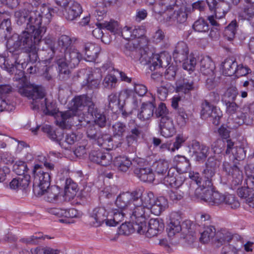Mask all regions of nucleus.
<instances>
[{
	"label": "nucleus",
	"instance_id": "nucleus-21",
	"mask_svg": "<svg viewBox=\"0 0 254 254\" xmlns=\"http://www.w3.org/2000/svg\"><path fill=\"white\" fill-rule=\"evenodd\" d=\"M164 225L162 220L158 219H151L148 223L145 234L147 237L151 238L161 233L164 230Z\"/></svg>",
	"mask_w": 254,
	"mask_h": 254
},
{
	"label": "nucleus",
	"instance_id": "nucleus-11",
	"mask_svg": "<svg viewBox=\"0 0 254 254\" xmlns=\"http://www.w3.org/2000/svg\"><path fill=\"white\" fill-rule=\"evenodd\" d=\"M139 195V193L135 190L131 193L123 192L117 196L115 204L119 209L125 211V213L127 214V210L131 207L134 201H135Z\"/></svg>",
	"mask_w": 254,
	"mask_h": 254
},
{
	"label": "nucleus",
	"instance_id": "nucleus-25",
	"mask_svg": "<svg viewBox=\"0 0 254 254\" xmlns=\"http://www.w3.org/2000/svg\"><path fill=\"white\" fill-rule=\"evenodd\" d=\"M88 110V113L90 114L94 119V125L98 126L100 127H106L107 124V119L105 114L99 109L95 105L90 106Z\"/></svg>",
	"mask_w": 254,
	"mask_h": 254
},
{
	"label": "nucleus",
	"instance_id": "nucleus-55",
	"mask_svg": "<svg viewBox=\"0 0 254 254\" xmlns=\"http://www.w3.org/2000/svg\"><path fill=\"white\" fill-rule=\"evenodd\" d=\"M206 3L211 11H214L215 16H217V13H223L224 15V10L222 9L224 4L222 2L218 3L216 0H206Z\"/></svg>",
	"mask_w": 254,
	"mask_h": 254
},
{
	"label": "nucleus",
	"instance_id": "nucleus-18",
	"mask_svg": "<svg viewBox=\"0 0 254 254\" xmlns=\"http://www.w3.org/2000/svg\"><path fill=\"white\" fill-rule=\"evenodd\" d=\"M151 99L148 102L142 104L139 112L137 114L138 118L141 121H145L149 119L154 115L155 108V98L152 95Z\"/></svg>",
	"mask_w": 254,
	"mask_h": 254
},
{
	"label": "nucleus",
	"instance_id": "nucleus-51",
	"mask_svg": "<svg viewBox=\"0 0 254 254\" xmlns=\"http://www.w3.org/2000/svg\"><path fill=\"white\" fill-rule=\"evenodd\" d=\"M125 211L121 210V209H115L113 210V219H110V223H112L113 226H116L120 222H122L124 217H128L127 214H126Z\"/></svg>",
	"mask_w": 254,
	"mask_h": 254
},
{
	"label": "nucleus",
	"instance_id": "nucleus-20",
	"mask_svg": "<svg viewBox=\"0 0 254 254\" xmlns=\"http://www.w3.org/2000/svg\"><path fill=\"white\" fill-rule=\"evenodd\" d=\"M171 61V57L168 53H162L153 57L149 68L153 71L161 67H166L170 64Z\"/></svg>",
	"mask_w": 254,
	"mask_h": 254
},
{
	"label": "nucleus",
	"instance_id": "nucleus-2",
	"mask_svg": "<svg viewBox=\"0 0 254 254\" xmlns=\"http://www.w3.org/2000/svg\"><path fill=\"white\" fill-rule=\"evenodd\" d=\"M40 33V31L32 32L31 30L25 28L24 30L17 35L16 40H14L13 37L7 40L6 46L8 51L16 55L14 57V64H20L16 55L21 51H31L42 41L43 36Z\"/></svg>",
	"mask_w": 254,
	"mask_h": 254
},
{
	"label": "nucleus",
	"instance_id": "nucleus-42",
	"mask_svg": "<svg viewBox=\"0 0 254 254\" xmlns=\"http://www.w3.org/2000/svg\"><path fill=\"white\" fill-rule=\"evenodd\" d=\"M142 131L141 127L138 125L135 124L126 136V140L128 145H130L134 142H137L140 137Z\"/></svg>",
	"mask_w": 254,
	"mask_h": 254
},
{
	"label": "nucleus",
	"instance_id": "nucleus-52",
	"mask_svg": "<svg viewBox=\"0 0 254 254\" xmlns=\"http://www.w3.org/2000/svg\"><path fill=\"white\" fill-rule=\"evenodd\" d=\"M99 25L100 27L106 29L114 34L118 33L120 31L119 25L117 21L111 20L110 21H105L99 23Z\"/></svg>",
	"mask_w": 254,
	"mask_h": 254
},
{
	"label": "nucleus",
	"instance_id": "nucleus-50",
	"mask_svg": "<svg viewBox=\"0 0 254 254\" xmlns=\"http://www.w3.org/2000/svg\"><path fill=\"white\" fill-rule=\"evenodd\" d=\"M154 115L157 118H160V121L164 119H169L171 117V113H169L165 104L160 103L154 112Z\"/></svg>",
	"mask_w": 254,
	"mask_h": 254
},
{
	"label": "nucleus",
	"instance_id": "nucleus-6",
	"mask_svg": "<svg viewBox=\"0 0 254 254\" xmlns=\"http://www.w3.org/2000/svg\"><path fill=\"white\" fill-rule=\"evenodd\" d=\"M34 177L33 190L38 192H44L51 183V172H46L41 165L35 164L32 170Z\"/></svg>",
	"mask_w": 254,
	"mask_h": 254
},
{
	"label": "nucleus",
	"instance_id": "nucleus-37",
	"mask_svg": "<svg viewBox=\"0 0 254 254\" xmlns=\"http://www.w3.org/2000/svg\"><path fill=\"white\" fill-rule=\"evenodd\" d=\"M113 164L115 168L119 171L126 172L130 167L132 162L128 157L119 156L115 158Z\"/></svg>",
	"mask_w": 254,
	"mask_h": 254
},
{
	"label": "nucleus",
	"instance_id": "nucleus-58",
	"mask_svg": "<svg viewBox=\"0 0 254 254\" xmlns=\"http://www.w3.org/2000/svg\"><path fill=\"white\" fill-rule=\"evenodd\" d=\"M225 141L220 138L217 139L211 144V149L215 154H220L224 149Z\"/></svg>",
	"mask_w": 254,
	"mask_h": 254
},
{
	"label": "nucleus",
	"instance_id": "nucleus-39",
	"mask_svg": "<svg viewBox=\"0 0 254 254\" xmlns=\"http://www.w3.org/2000/svg\"><path fill=\"white\" fill-rule=\"evenodd\" d=\"M37 193L38 195H45V198L48 201L53 202L58 200L60 193V189L56 186H50L44 192L40 191Z\"/></svg>",
	"mask_w": 254,
	"mask_h": 254
},
{
	"label": "nucleus",
	"instance_id": "nucleus-19",
	"mask_svg": "<svg viewBox=\"0 0 254 254\" xmlns=\"http://www.w3.org/2000/svg\"><path fill=\"white\" fill-rule=\"evenodd\" d=\"M200 72L205 75L209 77L206 79V81H211L215 78L214 70L215 66L214 63L209 57H205L202 58L200 61Z\"/></svg>",
	"mask_w": 254,
	"mask_h": 254
},
{
	"label": "nucleus",
	"instance_id": "nucleus-31",
	"mask_svg": "<svg viewBox=\"0 0 254 254\" xmlns=\"http://www.w3.org/2000/svg\"><path fill=\"white\" fill-rule=\"evenodd\" d=\"M208 147L195 142L192 144V157L196 161H203L208 155Z\"/></svg>",
	"mask_w": 254,
	"mask_h": 254
},
{
	"label": "nucleus",
	"instance_id": "nucleus-9",
	"mask_svg": "<svg viewBox=\"0 0 254 254\" xmlns=\"http://www.w3.org/2000/svg\"><path fill=\"white\" fill-rule=\"evenodd\" d=\"M200 116L202 119L210 118L215 126H218L220 123V119L222 114L219 109L211 105L207 100H204L201 105Z\"/></svg>",
	"mask_w": 254,
	"mask_h": 254
},
{
	"label": "nucleus",
	"instance_id": "nucleus-57",
	"mask_svg": "<svg viewBox=\"0 0 254 254\" xmlns=\"http://www.w3.org/2000/svg\"><path fill=\"white\" fill-rule=\"evenodd\" d=\"M13 171L18 176L28 175L25 174L28 168L25 162L21 161L16 162L13 166Z\"/></svg>",
	"mask_w": 254,
	"mask_h": 254
},
{
	"label": "nucleus",
	"instance_id": "nucleus-59",
	"mask_svg": "<svg viewBox=\"0 0 254 254\" xmlns=\"http://www.w3.org/2000/svg\"><path fill=\"white\" fill-rule=\"evenodd\" d=\"M223 203L228 205L232 209H236L240 206V203L232 194L226 195Z\"/></svg>",
	"mask_w": 254,
	"mask_h": 254
},
{
	"label": "nucleus",
	"instance_id": "nucleus-45",
	"mask_svg": "<svg viewBox=\"0 0 254 254\" xmlns=\"http://www.w3.org/2000/svg\"><path fill=\"white\" fill-rule=\"evenodd\" d=\"M109 108L113 112H118L119 109L120 111L123 112V115H125L127 114L126 112H123V105H120V99L115 94L112 93L108 96Z\"/></svg>",
	"mask_w": 254,
	"mask_h": 254
},
{
	"label": "nucleus",
	"instance_id": "nucleus-40",
	"mask_svg": "<svg viewBox=\"0 0 254 254\" xmlns=\"http://www.w3.org/2000/svg\"><path fill=\"white\" fill-rule=\"evenodd\" d=\"M238 63L236 60L227 58L222 63L223 73L226 76H232L236 73Z\"/></svg>",
	"mask_w": 254,
	"mask_h": 254
},
{
	"label": "nucleus",
	"instance_id": "nucleus-53",
	"mask_svg": "<svg viewBox=\"0 0 254 254\" xmlns=\"http://www.w3.org/2000/svg\"><path fill=\"white\" fill-rule=\"evenodd\" d=\"M192 28L194 31L198 32H206L209 30L208 24L202 18H199L194 22Z\"/></svg>",
	"mask_w": 254,
	"mask_h": 254
},
{
	"label": "nucleus",
	"instance_id": "nucleus-7",
	"mask_svg": "<svg viewBox=\"0 0 254 254\" xmlns=\"http://www.w3.org/2000/svg\"><path fill=\"white\" fill-rule=\"evenodd\" d=\"M127 214L132 221L146 229V219L149 217V209L140 203L137 198L134 201L131 207L127 210Z\"/></svg>",
	"mask_w": 254,
	"mask_h": 254
},
{
	"label": "nucleus",
	"instance_id": "nucleus-26",
	"mask_svg": "<svg viewBox=\"0 0 254 254\" xmlns=\"http://www.w3.org/2000/svg\"><path fill=\"white\" fill-rule=\"evenodd\" d=\"M83 50L86 56L85 58L86 61L94 62L98 57L101 48L95 43L87 42L83 45Z\"/></svg>",
	"mask_w": 254,
	"mask_h": 254
},
{
	"label": "nucleus",
	"instance_id": "nucleus-4",
	"mask_svg": "<svg viewBox=\"0 0 254 254\" xmlns=\"http://www.w3.org/2000/svg\"><path fill=\"white\" fill-rule=\"evenodd\" d=\"M82 58V55L77 49L71 48L63 54L56 55L55 61L58 65L59 76L63 80L69 77L70 68L77 65Z\"/></svg>",
	"mask_w": 254,
	"mask_h": 254
},
{
	"label": "nucleus",
	"instance_id": "nucleus-60",
	"mask_svg": "<svg viewBox=\"0 0 254 254\" xmlns=\"http://www.w3.org/2000/svg\"><path fill=\"white\" fill-rule=\"evenodd\" d=\"M144 48H141L142 50H140L138 53V57L134 58V60L139 61L141 64L145 65L151 63V61L150 56L146 53Z\"/></svg>",
	"mask_w": 254,
	"mask_h": 254
},
{
	"label": "nucleus",
	"instance_id": "nucleus-22",
	"mask_svg": "<svg viewBox=\"0 0 254 254\" xmlns=\"http://www.w3.org/2000/svg\"><path fill=\"white\" fill-rule=\"evenodd\" d=\"M91 98L89 96L83 95L75 97L72 100L71 108L77 112V110L81 111L85 107H88V110L90 106H94Z\"/></svg>",
	"mask_w": 254,
	"mask_h": 254
},
{
	"label": "nucleus",
	"instance_id": "nucleus-16",
	"mask_svg": "<svg viewBox=\"0 0 254 254\" xmlns=\"http://www.w3.org/2000/svg\"><path fill=\"white\" fill-rule=\"evenodd\" d=\"M89 158L91 161L104 166L110 165L113 159L109 153L99 150L92 151L89 154Z\"/></svg>",
	"mask_w": 254,
	"mask_h": 254
},
{
	"label": "nucleus",
	"instance_id": "nucleus-3",
	"mask_svg": "<svg viewBox=\"0 0 254 254\" xmlns=\"http://www.w3.org/2000/svg\"><path fill=\"white\" fill-rule=\"evenodd\" d=\"M19 92L32 100L31 109L33 110L38 111L41 109L48 115H54L56 113L55 105L45 98V90L42 87L32 85L19 89Z\"/></svg>",
	"mask_w": 254,
	"mask_h": 254
},
{
	"label": "nucleus",
	"instance_id": "nucleus-49",
	"mask_svg": "<svg viewBox=\"0 0 254 254\" xmlns=\"http://www.w3.org/2000/svg\"><path fill=\"white\" fill-rule=\"evenodd\" d=\"M216 171L211 169L205 167L202 171L203 183L202 186L211 187L212 181L215 175Z\"/></svg>",
	"mask_w": 254,
	"mask_h": 254
},
{
	"label": "nucleus",
	"instance_id": "nucleus-41",
	"mask_svg": "<svg viewBox=\"0 0 254 254\" xmlns=\"http://www.w3.org/2000/svg\"><path fill=\"white\" fill-rule=\"evenodd\" d=\"M135 191L139 193L140 194L137 198V200L145 207L149 209L152 203L154 202L156 198L153 193L151 191H148L142 193L140 190H135Z\"/></svg>",
	"mask_w": 254,
	"mask_h": 254
},
{
	"label": "nucleus",
	"instance_id": "nucleus-62",
	"mask_svg": "<svg viewBox=\"0 0 254 254\" xmlns=\"http://www.w3.org/2000/svg\"><path fill=\"white\" fill-rule=\"evenodd\" d=\"M3 64V68L6 70L8 72L12 73L14 69L15 65L13 63L9 61V59L3 55L0 56V64Z\"/></svg>",
	"mask_w": 254,
	"mask_h": 254
},
{
	"label": "nucleus",
	"instance_id": "nucleus-64",
	"mask_svg": "<svg viewBox=\"0 0 254 254\" xmlns=\"http://www.w3.org/2000/svg\"><path fill=\"white\" fill-rule=\"evenodd\" d=\"M224 102L226 106V113L230 115H233L237 113L239 109V106L234 101H227L225 100Z\"/></svg>",
	"mask_w": 254,
	"mask_h": 254
},
{
	"label": "nucleus",
	"instance_id": "nucleus-17",
	"mask_svg": "<svg viewBox=\"0 0 254 254\" xmlns=\"http://www.w3.org/2000/svg\"><path fill=\"white\" fill-rule=\"evenodd\" d=\"M176 85V92L184 94H188L198 88V85L194 83L191 77L180 79L177 81Z\"/></svg>",
	"mask_w": 254,
	"mask_h": 254
},
{
	"label": "nucleus",
	"instance_id": "nucleus-13",
	"mask_svg": "<svg viewBox=\"0 0 254 254\" xmlns=\"http://www.w3.org/2000/svg\"><path fill=\"white\" fill-rule=\"evenodd\" d=\"M163 183L166 186L175 188H181L182 189L185 187L183 180L174 168H170L169 170L167 175L163 180Z\"/></svg>",
	"mask_w": 254,
	"mask_h": 254
},
{
	"label": "nucleus",
	"instance_id": "nucleus-61",
	"mask_svg": "<svg viewBox=\"0 0 254 254\" xmlns=\"http://www.w3.org/2000/svg\"><path fill=\"white\" fill-rule=\"evenodd\" d=\"M117 79L114 75L108 74L104 79L103 85L106 88L110 89L115 87Z\"/></svg>",
	"mask_w": 254,
	"mask_h": 254
},
{
	"label": "nucleus",
	"instance_id": "nucleus-1",
	"mask_svg": "<svg viewBox=\"0 0 254 254\" xmlns=\"http://www.w3.org/2000/svg\"><path fill=\"white\" fill-rule=\"evenodd\" d=\"M52 13H54L53 9L44 6L40 9H20L15 12L14 16L18 25L26 24L27 29L32 32L39 31V34L43 36L47 31L45 25L50 22Z\"/></svg>",
	"mask_w": 254,
	"mask_h": 254
},
{
	"label": "nucleus",
	"instance_id": "nucleus-15",
	"mask_svg": "<svg viewBox=\"0 0 254 254\" xmlns=\"http://www.w3.org/2000/svg\"><path fill=\"white\" fill-rule=\"evenodd\" d=\"M181 98L180 96L174 97L172 99V107L176 110L177 114V122L181 126L186 125L189 120V115L186 109L181 106L180 102Z\"/></svg>",
	"mask_w": 254,
	"mask_h": 254
},
{
	"label": "nucleus",
	"instance_id": "nucleus-24",
	"mask_svg": "<svg viewBox=\"0 0 254 254\" xmlns=\"http://www.w3.org/2000/svg\"><path fill=\"white\" fill-rule=\"evenodd\" d=\"M159 128L161 134L165 137H170L176 133L173 120L172 118L164 119L159 122Z\"/></svg>",
	"mask_w": 254,
	"mask_h": 254
},
{
	"label": "nucleus",
	"instance_id": "nucleus-34",
	"mask_svg": "<svg viewBox=\"0 0 254 254\" xmlns=\"http://www.w3.org/2000/svg\"><path fill=\"white\" fill-rule=\"evenodd\" d=\"M135 175L142 181L151 182L154 180L152 169L148 167H137L134 170Z\"/></svg>",
	"mask_w": 254,
	"mask_h": 254
},
{
	"label": "nucleus",
	"instance_id": "nucleus-5",
	"mask_svg": "<svg viewBox=\"0 0 254 254\" xmlns=\"http://www.w3.org/2000/svg\"><path fill=\"white\" fill-rule=\"evenodd\" d=\"M234 159L225 161L223 164V170L227 175L233 179L234 184L239 185L243 179V174L240 161L246 157V150L241 147L235 148L232 151Z\"/></svg>",
	"mask_w": 254,
	"mask_h": 254
},
{
	"label": "nucleus",
	"instance_id": "nucleus-32",
	"mask_svg": "<svg viewBox=\"0 0 254 254\" xmlns=\"http://www.w3.org/2000/svg\"><path fill=\"white\" fill-rule=\"evenodd\" d=\"M168 207L167 199L163 196H160L155 198L154 202L152 203L149 208V212H151L155 215H159Z\"/></svg>",
	"mask_w": 254,
	"mask_h": 254
},
{
	"label": "nucleus",
	"instance_id": "nucleus-12",
	"mask_svg": "<svg viewBox=\"0 0 254 254\" xmlns=\"http://www.w3.org/2000/svg\"><path fill=\"white\" fill-rule=\"evenodd\" d=\"M147 43L146 39L130 40L124 45L122 50L126 55L134 60V58L138 57V53L140 50H142L141 48H144L147 45Z\"/></svg>",
	"mask_w": 254,
	"mask_h": 254
},
{
	"label": "nucleus",
	"instance_id": "nucleus-8",
	"mask_svg": "<svg viewBox=\"0 0 254 254\" xmlns=\"http://www.w3.org/2000/svg\"><path fill=\"white\" fill-rule=\"evenodd\" d=\"M86 134L88 138L93 143L97 144L98 145L103 146L107 149H112L113 145L109 144L112 141V138L107 134H104L99 129L96 127L95 125L89 124L87 128Z\"/></svg>",
	"mask_w": 254,
	"mask_h": 254
},
{
	"label": "nucleus",
	"instance_id": "nucleus-10",
	"mask_svg": "<svg viewBox=\"0 0 254 254\" xmlns=\"http://www.w3.org/2000/svg\"><path fill=\"white\" fill-rule=\"evenodd\" d=\"M13 88L10 84L0 85V113L4 111H11L14 108V103L9 98V94Z\"/></svg>",
	"mask_w": 254,
	"mask_h": 254
},
{
	"label": "nucleus",
	"instance_id": "nucleus-14",
	"mask_svg": "<svg viewBox=\"0 0 254 254\" xmlns=\"http://www.w3.org/2000/svg\"><path fill=\"white\" fill-rule=\"evenodd\" d=\"M107 212L104 207L94 208L90 214L91 222L95 227H98L105 222L107 225L113 226V224L110 223L109 219H107Z\"/></svg>",
	"mask_w": 254,
	"mask_h": 254
},
{
	"label": "nucleus",
	"instance_id": "nucleus-44",
	"mask_svg": "<svg viewBox=\"0 0 254 254\" xmlns=\"http://www.w3.org/2000/svg\"><path fill=\"white\" fill-rule=\"evenodd\" d=\"M190 8L187 7H179L178 10H175L172 15V18L177 23L182 24L185 23L188 18V12Z\"/></svg>",
	"mask_w": 254,
	"mask_h": 254
},
{
	"label": "nucleus",
	"instance_id": "nucleus-36",
	"mask_svg": "<svg viewBox=\"0 0 254 254\" xmlns=\"http://www.w3.org/2000/svg\"><path fill=\"white\" fill-rule=\"evenodd\" d=\"M30 179V175L18 176L10 182L9 187L10 189L13 190L17 189L24 190L28 186Z\"/></svg>",
	"mask_w": 254,
	"mask_h": 254
},
{
	"label": "nucleus",
	"instance_id": "nucleus-33",
	"mask_svg": "<svg viewBox=\"0 0 254 254\" xmlns=\"http://www.w3.org/2000/svg\"><path fill=\"white\" fill-rule=\"evenodd\" d=\"M247 4L244 5L242 17L254 27V0H245Z\"/></svg>",
	"mask_w": 254,
	"mask_h": 254
},
{
	"label": "nucleus",
	"instance_id": "nucleus-30",
	"mask_svg": "<svg viewBox=\"0 0 254 254\" xmlns=\"http://www.w3.org/2000/svg\"><path fill=\"white\" fill-rule=\"evenodd\" d=\"M211 187L205 186V185L204 186L198 187L195 190L194 196L210 205L213 193V190Z\"/></svg>",
	"mask_w": 254,
	"mask_h": 254
},
{
	"label": "nucleus",
	"instance_id": "nucleus-56",
	"mask_svg": "<svg viewBox=\"0 0 254 254\" xmlns=\"http://www.w3.org/2000/svg\"><path fill=\"white\" fill-rule=\"evenodd\" d=\"M77 190V185L71 179H66L64 187V192L65 195L71 194V196L75 195Z\"/></svg>",
	"mask_w": 254,
	"mask_h": 254
},
{
	"label": "nucleus",
	"instance_id": "nucleus-54",
	"mask_svg": "<svg viewBox=\"0 0 254 254\" xmlns=\"http://www.w3.org/2000/svg\"><path fill=\"white\" fill-rule=\"evenodd\" d=\"M155 172L159 175L165 174L169 168V164L165 160H159L153 164Z\"/></svg>",
	"mask_w": 254,
	"mask_h": 254
},
{
	"label": "nucleus",
	"instance_id": "nucleus-35",
	"mask_svg": "<svg viewBox=\"0 0 254 254\" xmlns=\"http://www.w3.org/2000/svg\"><path fill=\"white\" fill-rule=\"evenodd\" d=\"M215 236L214 242L217 247H220L230 241H233L234 239V236L225 229L221 230L217 232H215Z\"/></svg>",
	"mask_w": 254,
	"mask_h": 254
},
{
	"label": "nucleus",
	"instance_id": "nucleus-23",
	"mask_svg": "<svg viewBox=\"0 0 254 254\" xmlns=\"http://www.w3.org/2000/svg\"><path fill=\"white\" fill-rule=\"evenodd\" d=\"M145 229L140 226L134 221L132 223H123L120 227L119 233L121 235H129L130 234L136 231L140 234H143L145 232Z\"/></svg>",
	"mask_w": 254,
	"mask_h": 254
},
{
	"label": "nucleus",
	"instance_id": "nucleus-48",
	"mask_svg": "<svg viewBox=\"0 0 254 254\" xmlns=\"http://www.w3.org/2000/svg\"><path fill=\"white\" fill-rule=\"evenodd\" d=\"M215 232L216 230L213 226H209L205 228V230L201 233L200 242L203 243H207L211 239H214Z\"/></svg>",
	"mask_w": 254,
	"mask_h": 254
},
{
	"label": "nucleus",
	"instance_id": "nucleus-29",
	"mask_svg": "<svg viewBox=\"0 0 254 254\" xmlns=\"http://www.w3.org/2000/svg\"><path fill=\"white\" fill-rule=\"evenodd\" d=\"M62 11L67 20L72 21L80 15L82 12V8L78 3L75 1L64 9H63Z\"/></svg>",
	"mask_w": 254,
	"mask_h": 254
},
{
	"label": "nucleus",
	"instance_id": "nucleus-38",
	"mask_svg": "<svg viewBox=\"0 0 254 254\" xmlns=\"http://www.w3.org/2000/svg\"><path fill=\"white\" fill-rule=\"evenodd\" d=\"M60 116L58 117L57 120V124L62 128H66L68 126L67 124L69 120L72 119L74 120V117L76 114V112L72 108L70 110L60 112L59 113Z\"/></svg>",
	"mask_w": 254,
	"mask_h": 254
},
{
	"label": "nucleus",
	"instance_id": "nucleus-46",
	"mask_svg": "<svg viewBox=\"0 0 254 254\" xmlns=\"http://www.w3.org/2000/svg\"><path fill=\"white\" fill-rule=\"evenodd\" d=\"M181 230L180 221L178 219H175L172 218L167 227L168 236L170 238L173 237L176 234L179 233Z\"/></svg>",
	"mask_w": 254,
	"mask_h": 254
},
{
	"label": "nucleus",
	"instance_id": "nucleus-47",
	"mask_svg": "<svg viewBox=\"0 0 254 254\" xmlns=\"http://www.w3.org/2000/svg\"><path fill=\"white\" fill-rule=\"evenodd\" d=\"M113 136L115 137H122L127 131L126 125L121 122H117L112 126Z\"/></svg>",
	"mask_w": 254,
	"mask_h": 254
},
{
	"label": "nucleus",
	"instance_id": "nucleus-27",
	"mask_svg": "<svg viewBox=\"0 0 254 254\" xmlns=\"http://www.w3.org/2000/svg\"><path fill=\"white\" fill-rule=\"evenodd\" d=\"M189 49L184 42H180L177 44L174 51L173 56L176 63H181L188 57Z\"/></svg>",
	"mask_w": 254,
	"mask_h": 254
},
{
	"label": "nucleus",
	"instance_id": "nucleus-28",
	"mask_svg": "<svg viewBox=\"0 0 254 254\" xmlns=\"http://www.w3.org/2000/svg\"><path fill=\"white\" fill-rule=\"evenodd\" d=\"M77 39L75 37H70V36L62 34L60 35L58 39V46L59 53L63 54L64 52L72 48L71 45L75 43Z\"/></svg>",
	"mask_w": 254,
	"mask_h": 254
},
{
	"label": "nucleus",
	"instance_id": "nucleus-63",
	"mask_svg": "<svg viewBox=\"0 0 254 254\" xmlns=\"http://www.w3.org/2000/svg\"><path fill=\"white\" fill-rule=\"evenodd\" d=\"M196 59L193 57H188L185 61L183 62V67L188 71H193L196 65Z\"/></svg>",
	"mask_w": 254,
	"mask_h": 254
},
{
	"label": "nucleus",
	"instance_id": "nucleus-43",
	"mask_svg": "<svg viewBox=\"0 0 254 254\" xmlns=\"http://www.w3.org/2000/svg\"><path fill=\"white\" fill-rule=\"evenodd\" d=\"M238 24L236 20H232L229 25L225 27L224 31V36L227 40L231 41L234 40L235 35L238 29Z\"/></svg>",
	"mask_w": 254,
	"mask_h": 254
}]
</instances>
